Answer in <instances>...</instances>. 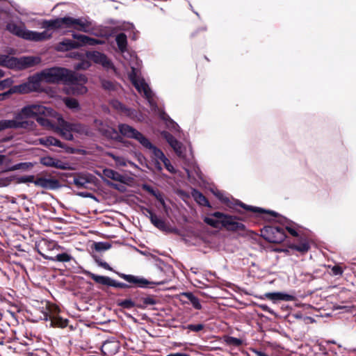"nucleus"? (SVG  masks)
Instances as JSON below:
<instances>
[{
    "label": "nucleus",
    "mask_w": 356,
    "mask_h": 356,
    "mask_svg": "<svg viewBox=\"0 0 356 356\" xmlns=\"http://www.w3.org/2000/svg\"><path fill=\"white\" fill-rule=\"evenodd\" d=\"M44 81L47 83H63L67 85H76L79 83H86L87 78L82 74H76L65 68L52 67L42 71Z\"/></svg>",
    "instance_id": "nucleus-1"
},
{
    "label": "nucleus",
    "mask_w": 356,
    "mask_h": 356,
    "mask_svg": "<svg viewBox=\"0 0 356 356\" xmlns=\"http://www.w3.org/2000/svg\"><path fill=\"white\" fill-rule=\"evenodd\" d=\"M211 217H205L204 222L213 228H219L220 226L229 232L244 231L245 226L237 221V217L225 214L220 211H216L210 214Z\"/></svg>",
    "instance_id": "nucleus-2"
},
{
    "label": "nucleus",
    "mask_w": 356,
    "mask_h": 356,
    "mask_svg": "<svg viewBox=\"0 0 356 356\" xmlns=\"http://www.w3.org/2000/svg\"><path fill=\"white\" fill-rule=\"evenodd\" d=\"M40 305V320L49 321L51 327L65 328L67 326L69 321L59 316L60 309L57 305L48 301L41 302Z\"/></svg>",
    "instance_id": "nucleus-3"
},
{
    "label": "nucleus",
    "mask_w": 356,
    "mask_h": 356,
    "mask_svg": "<svg viewBox=\"0 0 356 356\" xmlns=\"http://www.w3.org/2000/svg\"><path fill=\"white\" fill-rule=\"evenodd\" d=\"M42 26L49 30H56L60 28H74L77 31L86 32L88 24L81 19L65 17L49 20L44 19L42 22Z\"/></svg>",
    "instance_id": "nucleus-4"
},
{
    "label": "nucleus",
    "mask_w": 356,
    "mask_h": 356,
    "mask_svg": "<svg viewBox=\"0 0 356 356\" xmlns=\"http://www.w3.org/2000/svg\"><path fill=\"white\" fill-rule=\"evenodd\" d=\"M223 203L229 209L234 210L240 214L253 213L256 216H261L262 214H268L273 217H277V213L273 211H266L259 207L250 206L244 204L238 200H229V197L223 199Z\"/></svg>",
    "instance_id": "nucleus-5"
},
{
    "label": "nucleus",
    "mask_w": 356,
    "mask_h": 356,
    "mask_svg": "<svg viewBox=\"0 0 356 356\" xmlns=\"http://www.w3.org/2000/svg\"><path fill=\"white\" fill-rule=\"evenodd\" d=\"M117 275L131 284V285H129L127 284L123 283V282H119L114 280H112L111 286L115 287V288H120V289H128L133 286L140 287V288H145L149 284H154V285H161L165 283L164 281H159V282H149V280H146L145 278L143 277L139 276H135L133 275H127L124 273H116Z\"/></svg>",
    "instance_id": "nucleus-6"
},
{
    "label": "nucleus",
    "mask_w": 356,
    "mask_h": 356,
    "mask_svg": "<svg viewBox=\"0 0 356 356\" xmlns=\"http://www.w3.org/2000/svg\"><path fill=\"white\" fill-rule=\"evenodd\" d=\"M53 110L38 104H31L24 106L16 113V118L22 121H31L30 118H36L38 115L49 114Z\"/></svg>",
    "instance_id": "nucleus-7"
},
{
    "label": "nucleus",
    "mask_w": 356,
    "mask_h": 356,
    "mask_svg": "<svg viewBox=\"0 0 356 356\" xmlns=\"http://www.w3.org/2000/svg\"><path fill=\"white\" fill-rule=\"evenodd\" d=\"M261 236L271 243H280L286 237L285 230L280 226L266 225L261 229Z\"/></svg>",
    "instance_id": "nucleus-8"
},
{
    "label": "nucleus",
    "mask_w": 356,
    "mask_h": 356,
    "mask_svg": "<svg viewBox=\"0 0 356 356\" xmlns=\"http://www.w3.org/2000/svg\"><path fill=\"white\" fill-rule=\"evenodd\" d=\"M144 211L146 212L145 215L149 218L151 223L159 230L168 233L177 232L176 228L172 227L169 224L166 223L165 220L158 218L151 209L145 208Z\"/></svg>",
    "instance_id": "nucleus-9"
},
{
    "label": "nucleus",
    "mask_w": 356,
    "mask_h": 356,
    "mask_svg": "<svg viewBox=\"0 0 356 356\" xmlns=\"http://www.w3.org/2000/svg\"><path fill=\"white\" fill-rule=\"evenodd\" d=\"M119 134L121 136H124L128 138L136 140L140 145L147 138L142 133L138 131L135 128L127 124H120L118 125Z\"/></svg>",
    "instance_id": "nucleus-10"
},
{
    "label": "nucleus",
    "mask_w": 356,
    "mask_h": 356,
    "mask_svg": "<svg viewBox=\"0 0 356 356\" xmlns=\"http://www.w3.org/2000/svg\"><path fill=\"white\" fill-rule=\"evenodd\" d=\"M141 145L144 148L150 150L155 159L162 161L168 170L172 171L171 168L173 169V167L170 165L169 159L165 156L162 150L154 145L147 138Z\"/></svg>",
    "instance_id": "nucleus-11"
},
{
    "label": "nucleus",
    "mask_w": 356,
    "mask_h": 356,
    "mask_svg": "<svg viewBox=\"0 0 356 356\" xmlns=\"http://www.w3.org/2000/svg\"><path fill=\"white\" fill-rule=\"evenodd\" d=\"M86 56L88 59L93 61L95 63L102 65L104 67H112L113 63L108 58L106 54L97 51H87Z\"/></svg>",
    "instance_id": "nucleus-12"
},
{
    "label": "nucleus",
    "mask_w": 356,
    "mask_h": 356,
    "mask_svg": "<svg viewBox=\"0 0 356 356\" xmlns=\"http://www.w3.org/2000/svg\"><path fill=\"white\" fill-rule=\"evenodd\" d=\"M6 129H33L35 124L33 121H22L16 118V114L13 120H3Z\"/></svg>",
    "instance_id": "nucleus-13"
},
{
    "label": "nucleus",
    "mask_w": 356,
    "mask_h": 356,
    "mask_svg": "<svg viewBox=\"0 0 356 356\" xmlns=\"http://www.w3.org/2000/svg\"><path fill=\"white\" fill-rule=\"evenodd\" d=\"M130 80L134 87L138 92H143L145 97L147 99H150L152 98V92L149 88V86L145 83L144 79L138 81L136 78L134 70H133L132 73L130 74Z\"/></svg>",
    "instance_id": "nucleus-14"
},
{
    "label": "nucleus",
    "mask_w": 356,
    "mask_h": 356,
    "mask_svg": "<svg viewBox=\"0 0 356 356\" xmlns=\"http://www.w3.org/2000/svg\"><path fill=\"white\" fill-rule=\"evenodd\" d=\"M163 138L168 142L170 146L173 149L175 154L179 157H184L183 152V144L177 140L176 138L169 133L168 131H164L161 134Z\"/></svg>",
    "instance_id": "nucleus-15"
},
{
    "label": "nucleus",
    "mask_w": 356,
    "mask_h": 356,
    "mask_svg": "<svg viewBox=\"0 0 356 356\" xmlns=\"http://www.w3.org/2000/svg\"><path fill=\"white\" fill-rule=\"evenodd\" d=\"M40 144L46 147L56 146L65 149L67 153L73 154L75 149L73 147H68L66 144L62 143L58 139L53 136H47L40 139Z\"/></svg>",
    "instance_id": "nucleus-16"
},
{
    "label": "nucleus",
    "mask_w": 356,
    "mask_h": 356,
    "mask_svg": "<svg viewBox=\"0 0 356 356\" xmlns=\"http://www.w3.org/2000/svg\"><path fill=\"white\" fill-rule=\"evenodd\" d=\"M34 184L45 189L55 190L60 187V182L54 178L38 177Z\"/></svg>",
    "instance_id": "nucleus-17"
},
{
    "label": "nucleus",
    "mask_w": 356,
    "mask_h": 356,
    "mask_svg": "<svg viewBox=\"0 0 356 356\" xmlns=\"http://www.w3.org/2000/svg\"><path fill=\"white\" fill-rule=\"evenodd\" d=\"M13 59L15 60L14 67L20 70L33 67L39 62V58L33 56L21 57L19 58L13 57Z\"/></svg>",
    "instance_id": "nucleus-18"
},
{
    "label": "nucleus",
    "mask_w": 356,
    "mask_h": 356,
    "mask_svg": "<svg viewBox=\"0 0 356 356\" xmlns=\"http://www.w3.org/2000/svg\"><path fill=\"white\" fill-rule=\"evenodd\" d=\"M120 349V343L115 340H107L102 346V353L107 356H112L116 354Z\"/></svg>",
    "instance_id": "nucleus-19"
},
{
    "label": "nucleus",
    "mask_w": 356,
    "mask_h": 356,
    "mask_svg": "<svg viewBox=\"0 0 356 356\" xmlns=\"http://www.w3.org/2000/svg\"><path fill=\"white\" fill-rule=\"evenodd\" d=\"M40 163L47 167H54L61 170L67 169L66 163L59 159H56L51 156H44L41 158Z\"/></svg>",
    "instance_id": "nucleus-20"
},
{
    "label": "nucleus",
    "mask_w": 356,
    "mask_h": 356,
    "mask_svg": "<svg viewBox=\"0 0 356 356\" xmlns=\"http://www.w3.org/2000/svg\"><path fill=\"white\" fill-rule=\"evenodd\" d=\"M6 29L11 33L28 40L27 35L29 33V30H26L24 27L10 23L7 24Z\"/></svg>",
    "instance_id": "nucleus-21"
},
{
    "label": "nucleus",
    "mask_w": 356,
    "mask_h": 356,
    "mask_svg": "<svg viewBox=\"0 0 356 356\" xmlns=\"http://www.w3.org/2000/svg\"><path fill=\"white\" fill-rule=\"evenodd\" d=\"M100 134L107 139L113 140L118 143H122L123 141V138L118 131L109 125H107Z\"/></svg>",
    "instance_id": "nucleus-22"
},
{
    "label": "nucleus",
    "mask_w": 356,
    "mask_h": 356,
    "mask_svg": "<svg viewBox=\"0 0 356 356\" xmlns=\"http://www.w3.org/2000/svg\"><path fill=\"white\" fill-rule=\"evenodd\" d=\"M268 300L273 301L277 300H284V301H293L295 300V297L292 295L284 293L281 292L274 293H266L264 295Z\"/></svg>",
    "instance_id": "nucleus-23"
},
{
    "label": "nucleus",
    "mask_w": 356,
    "mask_h": 356,
    "mask_svg": "<svg viewBox=\"0 0 356 356\" xmlns=\"http://www.w3.org/2000/svg\"><path fill=\"white\" fill-rule=\"evenodd\" d=\"M292 250H296L300 253H306L310 249V245L308 240L306 238L300 237L297 243H293L291 245Z\"/></svg>",
    "instance_id": "nucleus-24"
},
{
    "label": "nucleus",
    "mask_w": 356,
    "mask_h": 356,
    "mask_svg": "<svg viewBox=\"0 0 356 356\" xmlns=\"http://www.w3.org/2000/svg\"><path fill=\"white\" fill-rule=\"evenodd\" d=\"M75 125L64 122L63 127L60 129V136L67 140H72L74 137L72 131H77L75 128H74Z\"/></svg>",
    "instance_id": "nucleus-25"
},
{
    "label": "nucleus",
    "mask_w": 356,
    "mask_h": 356,
    "mask_svg": "<svg viewBox=\"0 0 356 356\" xmlns=\"http://www.w3.org/2000/svg\"><path fill=\"white\" fill-rule=\"evenodd\" d=\"M42 81H44V77L42 75V72L38 74H35L28 79L27 83H29V88L31 91L37 90L40 86Z\"/></svg>",
    "instance_id": "nucleus-26"
},
{
    "label": "nucleus",
    "mask_w": 356,
    "mask_h": 356,
    "mask_svg": "<svg viewBox=\"0 0 356 356\" xmlns=\"http://www.w3.org/2000/svg\"><path fill=\"white\" fill-rule=\"evenodd\" d=\"M159 302V299L154 295L146 294L140 304H138V308L144 309L148 306H153Z\"/></svg>",
    "instance_id": "nucleus-27"
},
{
    "label": "nucleus",
    "mask_w": 356,
    "mask_h": 356,
    "mask_svg": "<svg viewBox=\"0 0 356 356\" xmlns=\"http://www.w3.org/2000/svg\"><path fill=\"white\" fill-rule=\"evenodd\" d=\"M78 48H79V44L77 42L70 39H65L58 43L57 49L59 51H70Z\"/></svg>",
    "instance_id": "nucleus-28"
},
{
    "label": "nucleus",
    "mask_w": 356,
    "mask_h": 356,
    "mask_svg": "<svg viewBox=\"0 0 356 356\" xmlns=\"http://www.w3.org/2000/svg\"><path fill=\"white\" fill-rule=\"evenodd\" d=\"M191 194L198 204L207 207H211L208 199L198 190L193 189Z\"/></svg>",
    "instance_id": "nucleus-29"
},
{
    "label": "nucleus",
    "mask_w": 356,
    "mask_h": 356,
    "mask_svg": "<svg viewBox=\"0 0 356 356\" xmlns=\"http://www.w3.org/2000/svg\"><path fill=\"white\" fill-rule=\"evenodd\" d=\"M28 40L31 41H43L47 40L51 38V35L48 34L47 31H43L42 33L29 31V33H28Z\"/></svg>",
    "instance_id": "nucleus-30"
},
{
    "label": "nucleus",
    "mask_w": 356,
    "mask_h": 356,
    "mask_svg": "<svg viewBox=\"0 0 356 356\" xmlns=\"http://www.w3.org/2000/svg\"><path fill=\"white\" fill-rule=\"evenodd\" d=\"M103 174L106 177L114 181H117L121 183L124 182V177L114 170L106 168L103 170Z\"/></svg>",
    "instance_id": "nucleus-31"
},
{
    "label": "nucleus",
    "mask_w": 356,
    "mask_h": 356,
    "mask_svg": "<svg viewBox=\"0 0 356 356\" xmlns=\"http://www.w3.org/2000/svg\"><path fill=\"white\" fill-rule=\"evenodd\" d=\"M115 41L118 45L119 50L124 53L127 51V35L124 33H120L117 35L115 38Z\"/></svg>",
    "instance_id": "nucleus-32"
},
{
    "label": "nucleus",
    "mask_w": 356,
    "mask_h": 356,
    "mask_svg": "<svg viewBox=\"0 0 356 356\" xmlns=\"http://www.w3.org/2000/svg\"><path fill=\"white\" fill-rule=\"evenodd\" d=\"M88 275L89 277L96 283L111 286L113 279L106 276L95 275L92 273H89Z\"/></svg>",
    "instance_id": "nucleus-33"
},
{
    "label": "nucleus",
    "mask_w": 356,
    "mask_h": 356,
    "mask_svg": "<svg viewBox=\"0 0 356 356\" xmlns=\"http://www.w3.org/2000/svg\"><path fill=\"white\" fill-rule=\"evenodd\" d=\"M10 90L12 94H27L31 92V88H29V83H27V82L12 86Z\"/></svg>",
    "instance_id": "nucleus-34"
},
{
    "label": "nucleus",
    "mask_w": 356,
    "mask_h": 356,
    "mask_svg": "<svg viewBox=\"0 0 356 356\" xmlns=\"http://www.w3.org/2000/svg\"><path fill=\"white\" fill-rule=\"evenodd\" d=\"M223 340L227 345L232 346L234 347H240L243 344V341L242 339L228 335L224 336Z\"/></svg>",
    "instance_id": "nucleus-35"
},
{
    "label": "nucleus",
    "mask_w": 356,
    "mask_h": 356,
    "mask_svg": "<svg viewBox=\"0 0 356 356\" xmlns=\"http://www.w3.org/2000/svg\"><path fill=\"white\" fill-rule=\"evenodd\" d=\"M0 65L13 68L15 65V60L13 59V57L0 54Z\"/></svg>",
    "instance_id": "nucleus-36"
},
{
    "label": "nucleus",
    "mask_w": 356,
    "mask_h": 356,
    "mask_svg": "<svg viewBox=\"0 0 356 356\" xmlns=\"http://www.w3.org/2000/svg\"><path fill=\"white\" fill-rule=\"evenodd\" d=\"M49 259L53 261H59L63 263L71 261L72 259V257L67 252H63L61 254H58L54 257H51Z\"/></svg>",
    "instance_id": "nucleus-37"
},
{
    "label": "nucleus",
    "mask_w": 356,
    "mask_h": 356,
    "mask_svg": "<svg viewBox=\"0 0 356 356\" xmlns=\"http://www.w3.org/2000/svg\"><path fill=\"white\" fill-rule=\"evenodd\" d=\"M118 306L122 309H131L134 307H136V302H134V299H125L118 300L117 302Z\"/></svg>",
    "instance_id": "nucleus-38"
},
{
    "label": "nucleus",
    "mask_w": 356,
    "mask_h": 356,
    "mask_svg": "<svg viewBox=\"0 0 356 356\" xmlns=\"http://www.w3.org/2000/svg\"><path fill=\"white\" fill-rule=\"evenodd\" d=\"M33 166V164L31 163H19L17 164H15L13 166L8 167L6 170H4V172L8 171H15L17 170H26L29 169V168H31Z\"/></svg>",
    "instance_id": "nucleus-39"
},
{
    "label": "nucleus",
    "mask_w": 356,
    "mask_h": 356,
    "mask_svg": "<svg viewBox=\"0 0 356 356\" xmlns=\"http://www.w3.org/2000/svg\"><path fill=\"white\" fill-rule=\"evenodd\" d=\"M181 327L184 330H188L192 332H198L204 329V325L202 323L188 324L187 325H182Z\"/></svg>",
    "instance_id": "nucleus-40"
},
{
    "label": "nucleus",
    "mask_w": 356,
    "mask_h": 356,
    "mask_svg": "<svg viewBox=\"0 0 356 356\" xmlns=\"http://www.w3.org/2000/svg\"><path fill=\"white\" fill-rule=\"evenodd\" d=\"M207 31V29L205 27H200L197 29L191 34V39H195L196 38H199L200 39H203L205 38V33Z\"/></svg>",
    "instance_id": "nucleus-41"
},
{
    "label": "nucleus",
    "mask_w": 356,
    "mask_h": 356,
    "mask_svg": "<svg viewBox=\"0 0 356 356\" xmlns=\"http://www.w3.org/2000/svg\"><path fill=\"white\" fill-rule=\"evenodd\" d=\"M72 38L77 40L76 42L79 44V47L87 45L88 35L79 33H73Z\"/></svg>",
    "instance_id": "nucleus-42"
},
{
    "label": "nucleus",
    "mask_w": 356,
    "mask_h": 356,
    "mask_svg": "<svg viewBox=\"0 0 356 356\" xmlns=\"http://www.w3.org/2000/svg\"><path fill=\"white\" fill-rule=\"evenodd\" d=\"M52 111H51L49 114L44 115H40L36 117V121L42 126L43 127H49L51 125V122L47 119L46 117L47 115H49Z\"/></svg>",
    "instance_id": "nucleus-43"
},
{
    "label": "nucleus",
    "mask_w": 356,
    "mask_h": 356,
    "mask_svg": "<svg viewBox=\"0 0 356 356\" xmlns=\"http://www.w3.org/2000/svg\"><path fill=\"white\" fill-rule=\"evenodd\" d=\"M21 312V307L17 304H10V308L7 309V312L17 321V314Z\"/></svg>",
    "instance_id": "nucleus-44"
},
{
    "label": "nucleus",
    "mask_w": 356,
    "mask_h": 356,
    "mask_svg": "<svg viewBox=\"0 0 356 356\" xmlns=\"http://www.w3.org/2000/svg\"><path fill=\"white\" fill-rule=\"evenodd\" d=\"M94 248L96 251H104L111 248V244L108 242L95 243Z\"/></svg>",
    "instance_id": "nucleus-45"
},
{
    "label": "nucleus",
    "mask_w": 356,
    "mask_h": 356,
    "mask_svg": "<svg viewBox=\"0 0 356 356\" xmlns=\"http://www.w3.org/2000/svg\"><path fill=\"white\" fill-rule=\"evenodd\" d=\"M88 183L87 179L83 177H76L73 179V184L79 188H86Z\"/></svg>",
    "instance_id": "nucleus-46"
},
{
    "label": "nucleus",
    "mask_w": 356,
    "mask_h": 356,
    "mask_svg": "<svg viewBox=\"0 0 356 356\" xmlns=\"http://www.w3.org/2000/svg\"><path fill=\"white\" fill-rule=\"evenodd\" d=\"M330 268V275L333 276H341L343 273V268L339 264L334 265L333 266H329Z\"/></svg>",
    "instance_id": "nucleus-47"
},
{
    "label": "nucleus",
    "mask_w": 356,
    "mask_h": 356,
    "mask_svg": "<svg viewBox=\"0 0 356 356\" xmlns=\"http://www.w3.org/2000/svg\"><path fill=\"white\" fill-rule=\"evenodd\" d=\"M65 104L69 108L71 109H76L79 107V102L74 98H66L65 100Z\"/></svg>",
    "instance_id": "nucleus-48"
},
{
    "label": "nucleus",
    "mask_w": 356,
    "mask_h": 356,
    "mask_svg": "<svg viewBox=\"0 0 356 356\" xmlns=\"http://www.w3.org/2000/svg\"><path fill=\"white\" fill-rule=\"evenodd\" d=\"M108 124L104 123L102 120L95 119L93 122L95 129L101 134Z\"/></svg>",
    "instance_id": "nucleus-49"
},
{
    "label": "nucleus",
    "mask_w": 356,
    "mask_h": 356,
    "mask_svg": "<svg viewBox=\"0 0 356 356\" xmlns=\"http://www.w3.org/2000/svg\"><path fill=\"white\" fill-rule=\"evenodd\" d=\"M14 81L11 78H7L3 81H0V90H3L8 88H11Z\"/></svg>",
    "instance_id": "nucleus-50"
},
{
    "label": "nucleus",
    "mask_w": 356,
    "mask_h": 356,
    "mask_svg": "<svg viewBox=\"0 0 356 356\" xmlns=\"http://www.w3.org/2000/svg\"><path fill=\"white\" fill-rule=\"evenodd\" d=\"M102 86L106 90L113 91L115 90V86L111 81L103 80L102 81Z\"/></svg>",
    "instance_id": "nucleus-51"
},
{
    "label": "nucleus",
    "mask_w": 356,
    "mask_h": 356,
    "mask_svg": "<svg viewBox=\"0 0 356 356\" xmlns=\"http://www.w3.org/2000/svg\"><path fill=\"white\" fill-rule=\"evenodd\" d=\"M145 293L137 291L134 294V300L136 302V307L138 308V304H140L145 296Z\"/></svg>",
    "instance_id": "nucleus-52"
},
{
    "label": "nucleus",
    "mask_w": 356,
    "mask_h": 356,
    "mask_svg": "<svg viewBox=\"0 0 356 356\" xmlns=\"http://www.w3.org/2000/svg\"><path fill=\"white\" fill-rule=\"evenodd\" d=\"M35 181V177L33 175H26V176H22L18 178L17 182L18 183H34Z\"/></svg>",
    "instance_id": "nucleus-53"
},
{
    "label": "nucleus",
    "mask_w": 356,
    "mask_h": 356,
    "mask_svg": "<svg viewBox=\"0 0 356 356\" xmlns=\"http://www.w3.org/2000/svg\"><path fill=\"white\" fill-rule=\"evenodd\" d=\"M104 43H105V42L104 40L88 36L87 45L95 46V45H97V44H103Z\"/></svg>",
    "instance_id": "nucleus-54"
},
{
    "label": "nucleus",
    "mask_w": 356,
    "mask_h": 356,
    "mask_svg": "<svg viewBox=\"0 0 356 356\" xmlns=\"http://www.w3.org/2000/svg\"><path fill=\"white\" fill-rule=\"evenodd\" d=\"M190 302L195 309L200 310L202 309V305L197 297L195 296Z\"/></svg>",
    "instance_id": "nucleus-55"
},
{
    "label": "nucleus",
    "mask_w": 356,
    "mask_h": 356,
    "mask_svg": "<svg viewBox=\"0 0 356 356\" xmlns=\"http://www.w3.org/2000/svg\"><path fill=\"white\" fill-rule=\"evenodd\" d=\"M96 261L99 266L104 268L106 270L113 271V268L106 261H104L102 260H98V259H96Z\"/></svg>",
    "instance_id": "nucleus-56"
},
{
    "label": "nucleus",
    "mask_w": 356,
    "mask_h": 356,
    "mask_svg": "<svg viewBox=\"0 0 356 356\" xmlns=\"http://www.w3.org/2000/svg\"><path fill=\"white\" fill-rule=\"evenodd\" d=\"M143 188L144 189V191H145L146 192H147L150 195H155V193H156V191H155L153 188V187L151 186L150 185L144 184L143 186Z\"/></svg>",
    "instance_id": "nucleus-57"
},
{
    "label": "nucleus",
    "mask_w": 356,
    "mask_h": 356,
    "mask_svg": "<svg viewBox=\"0 0 356 356\" xmlns=\"http://www.w3.org/2000/svg\"><path fill=\"white\" fill-rule=\"evenodd\" d=\"M13 95L10 88L3 93H0V102L8 99Z\"/></svg>",
    "instance_id": "nucleus-58"
},
{
    "label": "nucleus",
    "mask_w": 356,
    "mask_h": 356,
    "mask_svg": "<svg viewBox=\"0 0 356 356\" xmlns=\"http://www.w3.org/2000/svg\"><path fill=\"white\" fill-rule=\"evenodd\" d=\"M286 229L293 236H295V237H298V232L294 228H293L291 227L287 226V227H286Z\"/></svg>",
    "instance_id": "nucleus-59"
},
{
    "label": "nucleus",
    "mask_w": 356,
    "mask_h": 356,
    "mask_svg": "<svg viewBox=\"0 0 356 356\" xmlns=\"http://www.w3.org/2000/svg\"><path fill=\"white\" fill-rule=\"evenodd\" d=\"M10 161L6 155L0 154V165L3 163L8 164Z\"/></svg>",
    "instance_id": "nucleus-60"
},
{
    "label": "nucleus",
    "mask_w": 356,
    "mask_h": 356,
    "mask_svg": "<svg viewBox=\"0 0 356 356\" xmlns=\"http://www.w3.org/2000/svg\"><path fill=\"white\" fill-rule=\"evenodd\" d=\"M181 296L182 297H184L186 298L189 302L191 301V300L195 296L193 295V293H191V292H186V293H183L181 294Z\"/></svg>",
    "instance_id": "nucleus-61"
},
{
    "label": "nucleus",
    "mask_w": 356,
    "mask_h": 356,
    "mask_svg": "<svg viewBox=\"0 0 356 356\" xmlns=\"http://www.w3.org/2000/svg\"><path fill=\"white\" fill-rule=\"evenodd\" d=\"M10 180L8 179V178H0V186H7L10 183Z\"/></svg>",
    "instance_id": "nucleus-62"
},
{
    "label": "nucleus",
    "mask_w": 356,
    "mask_h": 356,
    "mask_svg": "<svg viewBox=\"0 0 356 356\" xmlns=\"http://www.w3.org/2000/svg\"><path fill=\"white\" fill-rule=\"evenodd\" d=\"M215 195L223 203V199H225L226 197L224 196L221 192L218 191L215 193Z\"/></svg>",
    "instance_id": "nucleus-63"
},
{
    "label": "nucleus",
    "mask_w": 356,
    "mask_h": 356,
    "mask_svg": "<svg viewBox=\"0 0 356 356\" xmlns=\"http://www.w3.org/2000/svg\"><path fill=\"white\" fill-rule=\"evenodd\" d=\"M167 356H191V355L188 354H186V353H176L168 354Z\"/></svg>",
    "instance_id": "nucleus-64"
}]
</instances>
